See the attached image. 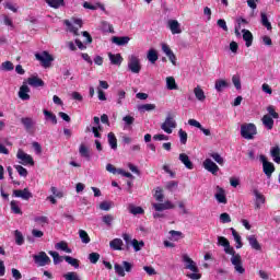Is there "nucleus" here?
<instances>
[{
  "label": "nucleus",
  "instance_id": "f257e3e1",
  "mask_svg": "<svg viewBox=\"0 0 280 280\" xmlns=\"http://www.w3.org/2000/svg\"><path fill=\"white\" fill-rule=\"evenodd\" d=\"M182 260L184 262L185 269L190 270L191 273H186V277L191 280H200L202 279V275L200 273V269L194 259L189 257V255L184 254L182 256Z\"/></svg>",
  "mask_w": 280,
  "mask_h": 280
},
{
  "label": "nucleus",
  "instance_id": "f03ea898",
  "mask_svg": "<svg viewBox=\"0 0 280 280\" xmlns=\"http://www.w3.org/2000/svg\"><path fill=\"white\" fill-rule=\"evenodd\" d=\"M255 135H257V127L255 126V124H243L241 126V136L243 137V139H254Z\"/></svg>",
  "mask_w": 280,
  "mask_h": 280
},
{
  "label": "nucleus",
  "instance_id": "7ed1b4c3",
  "mask_svg": "<svg viewBox=\"0 0 280 280\" xmlns=\"http://www.w3.org/2000/svg\"><path fill=\"white\" fill-rule=\"evenodd\" d=\"M127 69L128 71H131V73H141V59L136 55L129 56Z\"/></svg>",
  "mask_w": 280,
  "mask_h": 280
},
{
  "label": "nucleus",
  "instance_id": "20e7f679",
  "mask_svg": "<svg viewBox=\"0 0 280 280\" xmlns=\"http://www.w3.org/2000/svg\"><path fill=\"white\" fill-rule=\"evenodd\" d=\"M259 161L262 163V172L267 176V178H272V174H275V164L269 162L266 155L260 154Z\"/></svg>",
  "mask_w": 280,
  "mask_h": 280
},
{
  "label": "nucleus",
  "instance_id": "39448f33",
  "mask_svg": "<svg viewBox=\"0 0 280 280\" xmlns=\"http://www.w3.org/2000/svg\"><path fill=\"white\" fill-rule=\"evenodd\" d=\"M36 60H38L45 69H48V67H51V61L54 60V57L49 55L48 51H42L35 54Z\"/></svg>",
  "mask_w": 280,
  "mask_h": 280
},
{
  "label": "nucleus",
  "instance_id": "423d86ee",
  "mask_svg": "<svg viewBox=\"0 0 280 280\" xmlns=\"http://www.w3.org/2000/svg\"><path fill=\"white\" fill-rule=\"evenodd\" d=\"M133 265L128 261H122V266L119 264L114 265V270L118 277H126V272H132Z\"/></svg>",
  "mask_w": 280,
  "mask_h": 280
},
{
  "label": "nucleus",
  "instance_id": "0eeeda50",
  "mask_svg": "<svg viewBox=\"0 0 280 280\" xmlns=\"http://www.w3.org/2000/svg\"><path fill=\"white\" fill-rule=\"evenodd\" d=\"M174 128H176V120L172 114H167L164 122L161 125V129L166 132V135H172Z\"/></svg>",
  "mask_w": 280,
  "mask_h": 280
},
{
  "label": "nucleus",
  "instance_id": "6e6552de",
  "mask_svg": "<svg viewBox=\"0 0 280 280\" xmlns=\"http://www.w3.org/2000/svg\"><path fill=\"white\" fill-rule=\"evenodd\" d=\"M16 159H19L21 165H31L34 166V158L32 155L25 153L22 149L18 150Z\"/></svg>",
  "mask_w": 280,
  "mask_h": 280
},
{
  "label": "nucleus",
  "instance_id": "1a4fd4ad",
  "mask_svg": "<svg viewBox=\"0 0 280 280\" xmlns=\"http://www.w3.org/2000/svg\"><path fill=\"white\" fill-rule=\"evenodd\" d=\"M231 264L232 266H234V270L235 272H237V275H244V272H246L244 264L242 262V256L240 254H236V256L231 257Z\"/></svg>",
  "mask_w": 280,
  "mask_h": 280
},
{
  "label": "nucleus",
  "instance_id": "9d476101",
  "mask_svg": "<svg viewBox=\"0 0 280 280\" xmlns=\"http://www.w3.org/2000/svg\"><path fill=\"white\" fill-rule=\"evenodd\" d=\"M33 258L35 264L40 267L51 264V258H49L45 252H40L38 255H34Z\"/></svg>",
  "mask_w": 280,
  "mask_h": 280
},
{
  "label": "nucleus",
  "instance_id": "9b49d317",
  "mask_svg": "<svg viewBox=\"0 0 280 280\" xmlns=\"http://www.w3.org/2000/svg\"><path fill=\"white\" fill-rule=\"evenodd\" d=\"M12 197L22 198V200H30V198H34V195L30 191L28 188H24L13 190Z\"/></svg>",
  "mask_w": 280,
  "mask_h": 280
},
{
  "label": "nucleus",
  "instance_id": "f8f14e48",
  "mask_svg": "<svg viewBox=\"0 0 280 280\" xmlns=\"http://www.w3.org/2000/svg\"><path fill=\"white\" fill-rule=\"evenodd\" d=\"M203 167L207 170V172H210L211 174H218L220 172V167L218 164L211 161V159H206L203 161Z\"/></svg>",
  "mask_w": 280,
  "mask_h": 280
},
{
  "label": "nucleus",
  "instance_id": "ddd939ff",
  "mask_svg": "<svg viewBox=\"0 0 280 280\" xmlns=\"http://www.w3.org/2000/svg\"><path fill=\"white\" fill-rule=\"evenodd\" d=\"M253 194L255 196V209H261V205H266V197L257 189H254Z\"/></svg>",
  "mask_w": 280,
  "mask_h": 280
},
{
  "label": "nucleus",
  "instance_id": "4468645a",
  "mask_svg": "<svg viewBox=\"0 0 280 280\" xmlns=\"http://www.w3.org/2000/svg\"><path fill=\"white\" fill-rule=\"evenodd\" d=\"M217 194L214 195L215 200L219 202V205H226V192L223 190L222 187H217Z\"/></svg>",
  "mask_w": 280,
  "mask_h": 280
},
{
  "label": "nucleus",
  "instance_id": "2eb2a0df",
  "mask_svg": "<svg viewBox=\"0 0 280 280\" xmlns=\"http://www.w3.org/2000/svg\"><path fill=\"white\" fill-rule=\"evenodd\" d=\"M30 86H27V83H23V85L20 88L19 91V97L23 102H27L30 100Z\"/></svg>",
  "mask_w": 280,
  "mask_h": 280
},
{
  "label": "nucleus",
  "instance_id": "dca6fc26",
  "mask_svg": "<svg viewBox=\"0 0 280 280\" xmlns=\"http://www.w3.org/2000/svg\"><path fill=\"white\" fill-rule=\"evenodd\" d=\"M162 51H164L172 65L176 66V55H174V51H172L167 44H162Z\"/></svg>",
  "mask_w": 280,
  "mask_h": 280
},
{
  "label": "nucleus",
  "instance_id": "f3484780",
  "mask_svg": "<svg viewBox=\"0 0 280 280\" xmlns=\"http://www.w3.org/2000/svg\"><path fill=\"white\" fill-rule=\"evenodd\" d=\"M108 58L112 65H116V67H121V63L124 62V57H121V54L108 52Z\"/></svg>",
  "mask_w": 280,
  "mask_h": 280
},
{
  "label": "nucleus",
  "instance_id": "a211bd4d",
  "mask_svg": "<svg viewBox=\"0 0 280 280\" xmlns=\"http://www.w3.org/2000/svg\"><path fill=\"white\" fill-rule=\"evenodd\" d=\"M112 43H114V45H118V47H124V45H128V43H130V37L128 36H114L112 37Z\"/></svg>",
  "mask_w": 280,
  "mask_h": 280
},
{
  "label": "nucleus",
  "instance_id": "6ab92c4d",
  "mask_svg": "<svg viewBox=\"0 0 280 280\" xmlns=\"http://www.w3.org/2000/svg\"><path fill=\"white\" fill-rule=\"evenodd\" d=\"M179 161L180 163H183V165H185L187 170H194V162L189 160V155H187L186 153L179 154Z\"/></svg>",
  "mask_w": 280,
  "mask_h": 280
},
{
  "label": "nucleus",
  "instance_id": "aec40b11",
  "mask_svg": "<svg viewBox=\"0 0 280 280\" xmlns=\"http://www.w3.org/2000/svg\"><path fill=\"white\" fill-rule=\"evenodd\" d=\"M168 28L171 30L172 34H182L183 30H180V23L176 20L168 21Z\"/></svg>",
  "mask_w": 280,
  "mask_h": 280
},
{
  "label": "nucleus",
  "instance_id": "412c9836",
  "mask_svg": "<svg viewBox=\"0 0 280 280\" xmlns=\"http://www.w3.org/2000/svg\"><path fill=\"white\" fill-rule=\"evenodd\" d=\"M229 82H226L224 79H219L214 83V89L218 93H222V91H224V89H229Z\"/></svg>",
  "mask_w": 280,
  "mask_h": 280
},
{
  "label": "nucleus",
  "instance_id": "4be33fe9",
  "mask_svg": "<svg viewBox=\"0 0 280 280\" xmlns=\"http://www.w3.org/2000/svg\"><path fill=\"white\" fill-rule=\"evenodd\" d=\"M27 83L30 84V86H34L35 89H38V86H45V81L39 79L38 77L28 78Z\"/></svg>",
  "mask_w": 280,
  "mask_h": 280
},
{
  "label": "nucleus",
  "instance_id": "5701e85b",
  "mask_svg": "<svg viewBox=\"0 0 280 280\" xmlns=\"http://www.w3.org/2000/svg\"><path fill=\"white\" fill-rule=\"evenodd\" d=\"M194 95H195L196 100H198V102H205V100H207V95H205V90H202V88H200V85H197L194 89Z\"/></svg>",
  "mask_w": 280,
  "mask_h": 280
},
{
  "label": "nucleus",
  "instance_id": "b1692460",
  "mask_svg": "<svg viewBox=\"0 0 280 280\" xmlns=\"http://www.w3.org/2000/svg\"><path fill=\"white\" fill-rule=\"evenodd\" d=\"M247 241L249 242L250 248L254 250H261V244H259V241H257L255 235L247 236Z\"/></svg>",
  "mask_w": 280,
  "mask_h": 280
},
{
  "label": "nucleus",
  "instance_id": "393cba45",
  "mask_svg": "<svg viewBox=\"0 0 280 280\" xmlns=\"http://www.w3.org/2000/svg\"><path fill=\"white\" fill-rule=\"evenodd\" d=\"M243 40H245L246 47H250L253 45V33L250 31L243 28Z\"/></svg>",
  "mask_w": 280,
  "mask_h": 280
},
{
  "label": "nucleus",
  "instance_id": "a878e982",
  "mask_svg": "<svg viewBox=\"0 0 280 280\" xmlns=\"http://www.w3.org/2000/svg\"><path fill=\"white\" fill-rule=\"evenodd\" d=\"M261 121L265 128H267V130H272V128H275V120L270 115H265Z\"/></svg>",
  "mask_w": 280,
  "mask_h": 280
},
{
  "label": "nucleus",
  "instance_id": "bb28decb",
  "mask_svg": "<svg viewBox=\"0 0 280 280\" xmlns=\"http://www.w3.org/2000/svg\"><path fill=\"white\" fill-rule=\"evenodd\" d=\"M21 124L24 126L25 130L30 131L35 126V121L33 118L30 117H23L21 118Z\"/></svg>",
  "mask_w": 280,
  "mask_h": 280
},
{
  "label": "nucleus",
  "instance_id": "cd10ccee",
  "mask_svg": "<svg viewBox=\"0 0 280 280\" xmlns=\"http://www.w3.org/2000/svg\"><path fill=\"white\" fill-rule=\"evenodd\" d=\"M49 8L58 10L59 8H65V0H45Z\"/></svg>",
  "mask_w": 280,
  "mask_h": 280
},
{
  "label": "nucleus",
  "instance_id": "c85d7f7f",
  "mask_svg": "<svg viewBox=\"0 0 280 280\" xmlns=\"http://www.w3.org/2000/svg\"><path fill=\"white\" fill-rule=\"evenodd\" d=\"M109 246L113 250H121V247L124 246V241H121V238H114L109 242Z\"/></svg>",
  "mask_w": 280,
  "mask_h": 280
},
{
  "label": "nucleus",
  "instance_id": "c756f323",
  "mask_svg": "<svg viewBox=\"0 0 280 280\" xmlns=\"http://www.w3.org/2000/svg\"><path fill=\"white\" fill-rule=\"evenodd\" d=\"M138 110L140 113H150L152 110H156L155 104H142L138 106Z\"/></svg>",
  "mask_w": 280,
  "mask_h": 280
},
{
  "label": "nucleus",
  "instance_id": "7c9ffc66",
  "mask_svg": "<svg viewBox=\"0 0 280 280\" xmlns=\"http://www.w3.org/2000/svg\"><path fill=\"white\" fill-rule=\"evenodd\" d=\"M271 158L273 159L275 163L280 164V148L279 145H276L271 148L270 150Z\"/></svg>",
  "mask_w": 280,
  "mask_h": 280
},
{
  "label": "nucleus",
  "instance_id": "2f4dec72",
  "mask_svg": "<svg viewBox=\"0 0 280 280\" xmlns=\"http://www.w3.org/2000/svg\"><path fill=\"white\" fill-rule=\"evenodd\" d=\"M166 88L168 89V91H177L178 90L176 80L173 77L166 78Z\"/></svg>",
  "mask_w": 280,
  "mask_h": 280
},
{
  "label": "nucleus",
  "instance_id": "473e14b6",
  "mask_svg": "<svg viewBox=\"0 0 280 280\" xmlns=\"http://www.w3.org/2000/svg\"><path fill=\"white\" fill-rule=\"evenodd\" d=\"M55 248H56L57 250H63V253H69V254L72 253V252H71V248H69V245H68L67 242H65V241H61V242L57 243V244L55 245Z\"/></svg>",
  "mask_w": 280,
  "mask_h": 280
},
{
  "label": "nucleus",
  "instance_id": "72a5a7b5",
  "mask_svg": "<svg viewBox=\"0 0 280 280\" xmlns=\"http://www.w3.org/2000/svg\"><path fill=\"white\" fill-rule=\"evenodd\" d=\"M108 144L110 145L112 150H117V137H115L114 132H109L107 135Z\"/></svg>",
  "mask_w": 280,
  "mask_h": 280
},
{
  "label": "nucleus",
  "instance_id": "f704fd0d",
  "mask_svg": "<svg viewBox=\"0 0 280 280\" xmlns=\"http://www.w3.org/2000/svg\"><path fill=\"white\" fill-rule=\"evenodd\" d=\"M147 58H148L149 62L154 65V62H156V60H159V54L156 52L155 49H150L148 51Z\"/></svg>",
  "mask_w": 280,
  "mask_h": 280
},
{
  "label": "nucleus",
  "instance_id": "c9c22d12",
  "mask_svg": "<svg viewBox=\"0 0 280 280\" xmlns=\"http://www.w3.org/2000/svg\"><path fill=\"white\" fill-rule=\"evenodd\" d=\"M260 19H261V25L266 27L268 31L272 30V24L268 20V15L264 12L260 13Z\"/></svg>",
  "mask_w": 280,
  "mask_h": 280
},
{
  "label": "nucleus",
  "instance_id": "e433bc0d",
  "mask_svg": "<svg viewBox=\"0 0 280 280\" xmlns=\"http://www.w3.org/2000/svg\"><path fill=\"white\" fill-rule=\"evenodd\" d=\"M63 259L67 264H69L73 268H80V260H78L77 258H73L71 256H65Z\"/></svg>",
  "mask_w": 280,
  "mask_h": 280
},
{
  "label": "nucleus",
  "instance_id": "4c0bfd02",
  "mask_svg": "<svg viewBox=\"0 0 280 280\" xmlns=\"http://www.w3.org/2000/svg\"><path fill=\"white\" fill-rule=\"evenodd\" d=\"M14 235H15V244H18V246H23V244H25V237L23 236V233H21V231L19 230H15Z\"/></svg>",
  "mask_w": 280,
  "mask_h": 280
},
{
  "label": "nucleus",
  "instance_id": "58836bf2",
  "mask_svg": "<svg viewBox=\"0 0 280 280\" xmlns=\"http://www.w3.org/2000/svg\"><path fill=\"white\" fill-rule=\"evenodd\" d=\"M10 207H11L12 213H15L18 215H23V211L19 207V201L12 200L11 203H10Z\"/></svg>",
  "mask_w": 280,
  "mask_h": 280
},
{
  "label": "nucleus",
  "instance_id": "ea45409f",
  "mask_svg": "<svg viewBox=\"0 0 280 280\" xmlns=\"http://www.w3.org/2000/svg\"><path fill=\"white\" fill-rule=\"evenodd\" d=\"M232 235L234 237V242H236V248H242L244 244L242 243V236L238 235L237 231L235 229L231 228Z\"/></svg>",
  "mask_w": 280,
  "mask_h": 280
},
{
  "label": "nucleus",
  "instance_id": "a19ab883",
  "mask_svg": "<svg viewBox=\"0 0 280 280\" xmlns=\"http://www.w3.org/2000/svg\"><path fill=\"white\" fill-rule=\"evenodd\" d=\"M131 246L133 247V250L136 253H139V250H141L143 248V246H145V243L143 241H137V238H133L131 241Z\"/></svg>",
  "mask_w": 280,
  "mask_h": 280
},
{
  "label": "nucleus",
  "instance_id": "79ce46f5",
  "mask_svg": "<svg viewBox=\"0 0 280 280\" xmlns=\"http://www.w3.org/2000/svg\"><path fill=\"white\" fill-rule=\"evenodd\" d=\"M44 115L47 120L51 121V124H54V125L58 124V118L56 117V114H54L47 109H44Z\"/></svg>",
  "mask_w": 280,
  "mask_h": 280
},
{
  "label": "nucleus",
  "instance_id": "37998d69",
  "mask_svg": "<svg viewBox=\"0 0 280 280\" xmlns=\"http://www.w3.org/2000/svg\"><path fill=\"white\" fill-rule=\"evenodd\" d=\"M79 237L83 244H89L91 242V237L89 236V233L84 230L79 231Z\"/></svg>",
  "mask_w": 280,
  "mask_h": 280
},
{
  "label": "nucleus",
  "instance_id": "c03bdc74",
  "mask_svg": "<svg viewBox=\"0 0 280 280\" xmlns=\"http://www.w3.org/2000/svg\"><path fill=\"white\" fill-rule=\"evenodd\" d=\"M101 30L103 32H109V34H114L115 31L113 28V24L106 22V21H103L102 24H101Z\"/></svg>",
  "mask_w": 280,
  "mask_h": 280
},
{
  "label": "nucleus",
  "instance_id": "a18cd8bd",
  "mask_svg": "<svg viewBox=\"0 0 280 280\" xmlns=\"http://www.w3.org/2000/svg\"><path fill=\"white\" fill-rule=\"evenodd\" d=\"M102 222H104L106 226H113V222H115V217L113 214H105L102 218Z\"/></svg>",
  "mask_w": 280,
  "mask_h": 280
},
{
  "label": "nucleus",
  "instance_id": "49530a36",
  "mask_svg": "<svg viewBox=\"0 0 280 280\" xmlns=\"http://www.w3.org/2000/svg\"><path fill=\"white\" fill-rule=\"evenodd\" d=\"M129 212L132 215H141L143 213V208L130 205Z\"/></svg>",
  "mask_w": 280,
  "mask_h": 280
},
{
  "label": "nucleus",
  "instance_id": "de8ad7c7",
  "mask_svg": "<svg viewBox=\"0 0 280 280\" xmlns=\"http://www.w3.org/2000/svg\"><path fill=\"white\" fill-rule=\"evenodd\" d=\"M1 71H14V63L11 61H4L0 66Z\"/></svg>",
  "mask_w": 280,
  "mask_h": 280
},
{
  "label": "nucleus",
  "instance_id": "09e8293b",
  "mask_svg": "<svg viewBox=\"0 0 280 280\" xmlns=\"http://www.w3.org/2000/svg\"><path fill=\"white\" fill-rule=\"evenodd\" d=\"M79 154L84 159H91V154L89 153V148L86 145L81 144L79 148Z\"/></svg>",
  "mask_w": 280,
  "mask_h": 280
},
{
  "label": "nucleus",
  "instance_id": "8fccbe9b",
  "mask_svg": "<svg viewBox=\"0 0 280 280\" xmlns=\"http://www.w3.org/2000/svg\"><path fill=\"white\" fill-rule=\"evenodd\" d=\"M63 279H66V280H82V279H80V276L75 271H70L68 273H65Z\"/></svg>",
  "mask_w": 280,
  "mask_h": 280
},
{
  "label": "nucleus",
  "instance_id": "3c124183",
  "mask_svg": "<svg viewBox=\"0 0 280 280\" xmlns=\"http://www.w3.org/2000/svg\"><path fill=\"white\" fill-rule=\"evenodd\" d=\"M232 82L237 91L242 90V80L240 79V75L234 74L232 77Z\"/></svg>",
  "mask_w": 280,
  "mask_h": 280
},
{
  "label": "nucleus",
  "instance_id": "603ef678",
  "mask_svg": "<svg viewBox=\"0 0 280 280\" xmlns=\"http://www.w3.org/2000/svg\"><path fill=\"white\" fill-rule=\"evenodd\" d=\"M267 113L269 114V117H271L272 119H279V113L275 110V106L269 105L267 107Z\"/></svg>",
  "mask_w": 280,
  "mask_h": 280
},
{
  "label": "nucleus",
  "instance_id": "864d4df0",
  "mask_svg": "<svg viewBox=\"0 0 280 280\" xmlns=\"http://www.w3.org/2000/svg\"><path fill=\"white\" fill-rule=\"evenodd\" d=\"M210 156L219 165H224V159L222 158V155H220V153H211Z\"/></svg>",
  "mask_w": 280,
  "mask_h": 280
},
{
  "label": "nucleus",
  "instance_id": "5fc2aeb1",
  "mask_svg": "<svg viewBox=\"0 0 280 280\" xmlns=\"http://www.w3.org/2000/svg\"><path fill=\"white\" fill-rule=\"evenodd\" d=\"M48 255H50V257H52L55 265H58V264H60V261H62L60 259V254H58V252L50 250V252H48Z\"/></svg>",
  "mask_w": 280,
  "mask_h": 280
},
{
  "label": "nucleus",
  "instance_id": "6e6d98bb",
  "mask_svg": "<svg viewBox=\"0 0 280 280\" xmlns=\"http://www.w3.org/2000/svg\"><path fill=\"white\" fill-rule=\"evenodd\" d=\"M14 168L16 170L18 174L26 178L27 176V168L23 167L22 165H14Z\"/></svg>",
  "mask_w": 280,
  "mask_h": 280
},
{
  "label": "nucleus",
  "instance_id": "4d7b16f0",
  "mask_svg": "<svg viewBox=\"0 0 280 280\" xmlns=\"http://www.w3.org/2000/svg\"><path fill=\"white\" fill-rule=\"evenodd\" d=\"M65 24L67 25L69 32L74 34V36H78V27L73 26V24H71L69 20H66Z\"/></svg>",
  "mask_w": 280,
  "mask_h": 280
},
{
  "label": "nucleus",
  "instance_id": "13d9d810",
  "mask_svg": "<svg viewBox=\"0 0 280 280\" xmlns=\"http://www.w3.org/2000/svg\"><path fill=\"white\" fill-rule=\"evenodd\" d=\"M224 253L226 255H232V257H237V254L235 253V248L231 246V243L228 244V246L224 247Z\"/></svg>",
  "mask_w": 280,
  "mask_h": 280
},
{
  "label": "nucleus",
  "instance_id": "bf43d9fd",
  "mask_svg": "<svg viewBox=\"0 0 280 280\" xmlns=\"http://www.w3.org/2000/svg\"><path fill=\"white\" fill-rule=\"evenodd\" d=\"M4 8H7V10H11V12L14 13L19 12V7H15L11 1L4 2Z\"/></svg>",
  "mask_w": 280,
  "mask_h": 280
},
{
  "label": "nucleus",
  "instance_id": "052dcab7",
  "mask_svg": "<svg viewBox=\"0 0 280 280\" xmlns=\"http://www.w3.org/2000/svg\"><path fill=\"white\" fill-rule=\"evenodd\" d=\"M229 244H231V243L229 242V240L226 237L218 236V246H223V248H224L225 246H229Z\"/></svg>",
  "mask_w": 280,
  "mask_h": 280
},
{
  "label": "nucleus",
  "instance_id": "680f3d73",
  "mask_svg": "<svg viewBox=\"0 0 280 280\" xmlns=\"http://www.w3.org/2000/svg\"><path fill=\"white\" fill-rule=\"evenodd\" d=\"M220 220L223 224H229L231 222V215L226 212L220 214Z\"/></svg>",
  "mask_w": 280,
  "mask_h": 280
},
{
  "label": "nucleus",
  "instance_id": "e2e57ef3",
  "mask_svg": "<svg viewBox=\"0 0 280 280\" xmlns=\"http://www.w3.org/2000/svg\"><path fill=\"white\" fill-rule=\"evenodd\" d=\"M178 135H179L180 143H183V145H185V143H187V131L180 129L178 131Z\"/></svg>",
  "mask_w": 280,
  "mask_h": 280
},
{
  "label": "nucleus",
  "instance_id": "0e129e2a",
  "mask_svg": "<svg viewBox=\"0 0 280 280\" xmlns=\"http://www.w3.org/2000/svg\"><path fill=\"white\" fill-rule=\"evenodd\" d=\"M89 260L92 262V264H97V261H100V254L97 253H91L89 255Z\"/></svg>",
  "mask_w": 280,
  "mask_h": 280
},
{
  "label": "nucleus",
  "instance_id": "69168bd1",
  "mask_svg": "<svg viewBox=\"0 0 280 280\" xmlns=\"http://www.w3.org/2000/svg\"><path fill=\"white\" fill-rule=\"evenodd\" d=\"M143 270L149 275V277H154V275H156V270L151 266H144Z\"/></svg>",
  "mask_w": 280,
  "mask_h": 280
},
{
  "label": "nucleus",
  "instance_id": "338daca9",
  "mask_svg": "<svg viewBox=\"0 0 280 280\" xmlns=\"http://www.w3.org/2000/svg\"><path fill=\"white\" fill-rule=\"evenodd\" d=\"M110 207L112 205L108 201H103L100 203L101 211H110Z\"/></svg>",
  "mask_w": 280,
  "mask_h": 280
},
{
  "label": "nucleus",
  "instance_id": "774afa93",
  "mask_svg": "<svg viewBox=\"0 0 280 280\" xmlns=\"http://www.w3.org/2000/svg\"><path fill=\"white\" fill-rule=\"evenodd\" d=\"M11 272H12L13 279H15V280L23 279V275H21V271H19V269L13 268V269H11Z\"/></svg>",
  "mask_w": 280,
  "mask_h": 280
}]
</instances>
